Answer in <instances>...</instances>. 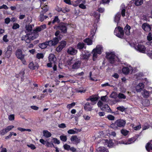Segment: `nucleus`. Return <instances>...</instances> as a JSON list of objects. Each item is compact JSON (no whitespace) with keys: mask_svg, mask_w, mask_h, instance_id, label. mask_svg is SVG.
Here are the masks:
<instances>
[{"mask_svg":"<svg viewBox=\"0 0 152 152\" xmlns=\"http://www.w3.org/2000/svg\"><path fill=\"white\" fill-rule=\"evenodd\" d=\"M31 33H27L26 35L23 36L22 40H24L27 43H29L31 41L37 38L39 36V33L33 31L31 32Z\"/></svg>","mask_w":152,"mask_h":152,"instance_id":"f257e3e1","label":"nucleus"},{"mask_svg":"<svg viewBox=\"0 0 152 152\" xmlns=\"http://www.w3.org/2000/svg\"><path fill=\"white\" fill-rule=\"evenodd\" d=\"M102 47L100 45H97L95 48L93 49L92 53L93 54L92 59L93 61H94L96 60L98 54L100 55L102 54Z\"/></svg>","mask_w":152,"mask_h":152,"instance_id":"f03ea898","label":"nucleus"},{"mask_svg":"<svg viewBox=\"0 0 152 152\" xmlns=\"http://www.w3.org/2000/svg\"><path fill=\"white\" fill-rule=\"evenodd\" d=\"M106 58L108 59L109 62L111 64H113L115 62V55L112 52H106Z\"/></svg>","mask_w":152,"mask_h":152,"instance_id":"7ed1b4c3","label":"nucleus"},{"mask_svg":"<svg viewBox=\"0 0 152 152\" xmlns=\"http://www.w3.org/2000/svg\"><path fill=\"white\" fill-rule=\"evenodd\" d=\"M61 39V37L59 36L58 37H55L50 40L48 41L49 43V46L51 47L55 46L59 42V41Z\"/></svg>","mask_w":152,"mask_h":152,"instance_id":"20e7f679","label":"nucleus"},{"mask_svg":"<svg viewBox=\"0 0 152 152\" xmlns=\"http://www.w3.org/2000/svg\"><path fill=\"white\" fill-rule=\"evenodd\" d=\"M68 24L66 22H60V26L59 30L61 31V33L63 34H65L67 33V26Z\"/></svg>","mask_w":152,"mask_h":152,"instance_id":"39448f33","label":"nucleus"},{"mask_svg":"<svg viewBox=\"0 0 152 152\" xmlns=\"http://www.w3.org/2000/svg\"><path fill=\"white\" fill-rule=\"evenodd\" d=\"M91 55L90 52L87 50H85L84 53H83L81 55V59L86 61H87Z\"/></svg>","mask_w":152,"mask_h":152,"instance_id":"423d86ee","label":"nucleus"},{"mask_svg":"<svg viewBox=\"0 0 152 152\" xmlns=\"http://www.w3.org/2000/svg\"><path fill=\"white\" fill-rule=\"evenodd\" d=\"M59 44L60 45L56 48V50L58 52H60L65 47L66 42L64 40H62L59 42Z\"/></svg>","mask_w":152,"mask_h":152,"instance_id":"0eeeda50","label":"nucleus"},{"mask_svg":"<svg viewBox=\"0 0 152 152\" xmlns=\"http://www.w3.org/2000/svg\"><path fill=\"white\" fill-rule=\"evenodd\" d=\"M15 55L16 57L19 59L22 58L23 57H25V55L23 54L22 50L20 49H18L15 51Z\"/></svg>","mask_w":152,"mask_h":152,"instance_id":"6e6552de","label":"nucleus"},{"mask_svg":"<svg viewBox=\"0 0 152 152\" xmlns=\"http://www.w3.org/2000/svg\"><path fill=\"white\" fill-rule=\"evenodd\" d=\"M118 32L116 33V36L118 37L122 38L124 36V33L123 28L120 26L118 27Z\"/></svg>","mask_w":152,"mask_h":152,"instance_id":"1a4fd4ad","label":"nucleus"},{"mask_svg":"<svg viewBox=\"0 0 152 152\" xmlns=\"http://www.w3.org/2000/svg\"><path fill=\"white\" fill-rule=\"evenodd\" d=\"M142 27L143 29L146 32L149 31L151 30V26L147 23H143L142 25Z\"/></svg>","mask_w":152,"mask_h":152,"instance_id":"9d476101","label":"nucleus"},{"mask_svg":"<svg viewBox=\"0 0 152 152\" xmlns=\"http://www.w3.org/2000/svg\"><path fill=\"white\" fill-rule=\"evenodd\" d=\"M116 122L119 128L124 127L126 124L125 121L123 119H119L116 121Z\"/></svg>","mask_w":152,"mask_h":152,"instance_id":"9b49d317","label":"nucleus"},{"mask_svg":"<svg viewBox=\"0 0 152 152\" xmlns=\"http://www.w3.org/2000/svg\"><path fill=\"white\" fill-rule=\"evenodd\" d=\"M39 65L36 62L34 63L33 62H31L28 65V67L32 70H34L36 68L38 69L39 68Z\"/></svg>","mask_w":152,"mask_h":152,"instance_id":"f8f14e48","label":"nucleus"},{"mask_svg":"<svg viewBox=\"0 0 152 152\" xmlns=\"http://www.w3.org/2000/svg\"><path fill=\"white\" fill-rule=\"evenodd\" d=\"M67 53L69 54L74 55L77 53V50L72 47H70L67 50Z\"/></svg>","mask_w":152,"mask_h":152,"instance_id":"ddd939ff","label":"nucleus"},{"mask_svg":"<svg viewBox=\"0 0 152 152\" xmlns=\"http://www.w3.org/2000/svg\"><path fill=\"white\" fill-rule=\"evenodd\" d=\"M144 88V85L142 83H139L135 87V89L137 92H139L142 90Z\"/></svg>","mask_w":152,"mask_h":152,"instance_id":"4468645a","label":"nucleus"},{"mask_svg":"<svg viewBox=\"0 0 152 152\" xmlns=\"http://www.w3.org/2000/svg\"><path fill=\"white\" fill-rule=\"evenodd\" d=\"M70 140L73 143L77 144L80 141V139H79L76 135H72L71 137Z\"/></svg>","mask_w":152,"mask_h":152,"instance_id":"2eb2a0df","label":"nucleus"},{"mask_svg":"<svg viewBox=\"0 0 152 152\" xmlns=\"http://www.w3.org/2000/svg\"><path fill=\"white\" fill-rule=\"evenodd\" d=\"M81 61L80 60H78L75 62L72 66V68L73 69H77L80 68Z\"/></svg>","mask_w":152,"mask_h":152,"instance_id":"dca6fc26","label":"nucleus"},{"mask_svg":"<svg viewBox=\"0 0 152 152\" xmlns=\"http://www.w3.org/2000/svg\"><path fill=\"white\" fill-rule=\"evenodd\" d=\"M102 111H104L108 113H112L111 110L109 105L107 104H104L103 105L101 108Z\"/></svg>","mask_w":152,"mask_h":152,"instance_id":"f3484780","label":"nucleus"},{"mask_svg":"<svg viewBox=\"0 0 152 152\" xmlns=\"http://www.w3.org/2000/svg\"><path fill=\"white\" fill-rule=\"evenodd\" d=\"M49 61L50 62L53 63L55 64L56 61V56L53 54H50L48 57Z\"/></svg>","mask_w":152,"mask_h":152,"instance_id":"a211bd4d","label":"nucleus"},{"mask_svg":"<svg viewBox=\"0 0 152 152\" xmlns=\"http://www.w3.org/2000/svg\"><path fill=\"white\" fill-rule=\"evenodd\" d=\"M137 50L140 52L144 53L146 50V48L145 46L141 44H139L137 46Z\"/></svg>","mask_w":152,"mask_h":152,"instance_id":"6ab92c4d","label":"nucleus"},{"mask_svg":"<svg viewBox=\"0 0 152 152\" xmlns=\"http://www.w3.org/2000/svg\"><path fill=\"white\" fill-rule=\"evenodd\" d=\"M85 45H86L84 43L79 42L77 44L76 48L77 49L81 51L83 48L86 49V46Z\"/></svg>","mask_w":152,"mask_h":152,"instance_id":"aec40b11","label":"nucleus"},{"mask_svg":"<svg viewBox=\"0 0 152 152\" xmlns=\"http://www.w3.org/2000/svg\"><path fill=\"white\" fill-rule=\"evenodd\" d=\"M34 24H28L26 25L25 26L26 32H31L32 30L33 27H34Z\"/></svg>","mask_w":152,"mask_h":152,"instance_id":"412c9836","label":"nucleus"},{"mask_svg":"<svg viewBox=\"0 0 152 152\" xmlns=\"http://www.w3.org/2000/svg\"><path fill=\"white\" fill-rule=\"evenodd\" d=\"M105 145H107L108 147H111L113 145V142H112V140H105Z\"/></svg>","mask_w":152,"mask_h":152,"instance_id":"4be33fe9","label":"nucleus"},{"mask_svg":"<svg viewBox=\"0 0 152 152\" xmlns=\"http://www.w3.org/2000/svg\"><path fill=\"white\" fill-rule=\"evenodd\" d=\"M48 46H49V43L48 41H46L42 43H40L39 45V47L42 49H45Z\"/></svg>","mask_w":152,"mask_h":152,"instance_id":"5701e85b","label":"nucleus"},{"mask_svg":"<svg viewBox=\"0 0 152 152\" xmlns=\"http://www.w3.org/2000/svg\"><path fill=\"white\" fill-rule=\"evenodd\" d=\"M84 109L87 111H89L91 110L92 107L89 102H87L85 104Z\"/></svg>","mask_w":152,"mask_h":152,"instance_id":"b1692460","label":"nucleus"},{"mask_svg":"<svg viewBox=\"0 0 152 152\" xmlns=\"http://www.w3.org/2000/svg\"><path fill=\"white\" fill-rule=\"evenodd\" d=\"M94 16L96 18L95 20V22L97 23H98L99 20L100 14L99 12H94Z\"/></svg>","mask_w":152,"mask_h":152,"instance_id":"393cba45","label":"nucleus"},{"mask_svg":"<svg viewBox=\"0 0 152 152\" xmlns=\"http://www.w3.org/2000/svg\"><path fill=\"white\" fill-rule=\"evenodd\" d=\"M130 29L131 27L127 24L124 28V31L126 35H129L130 34Z\"/></svg>","mask_w":152,"mask_h":152,"instance_id":"a878e982","label":"nucleus"},{"mask_svg":"<svg viewBox=\"0 0 152 152\" xmlns=\"http://www.w3.org/2000/svg\"><path fill=\"white\" fill-rule=\"evenodd\" d=\"M142 95L144 98H147L149 96V92L145 89H144L142 92Z\"/></svg>","mask_w":152,"mask_h":152,"instance_id":"bb28decb","label":"nucleus"},{"mask_svg":"<svg viewBox=\"0 0 152 152\" xmlns=\"http://www.w3.org/2000/svg\"><path fill=\"white\" fill-rule=\"evenodd\" d=\"M145 148L147 151L148 152L152 150V142H148L145 146Z\"/></svg>","mask_w":152,"mask_h":152,"instance_id":"cd10ccee","label":"nucleus"},{"mask_svg":"<svg viewBox=\"0 0 152 152\" xmlns=\"http://www.w3.org/2000/svg\"><path fill=\"white\" fill-rule=\"evenodd\" d=\"M110 128H112L115 130L119 129V127L118 126V124L116 122V121L114 123H112L110 126Z\"/></svg>","mask_w":152,"mask_h":152,"instance_id":"c85d7f7f","label":"nucleus"},{"mask_svg":"<svg viewBox=\"0 0 152 152\" xmlns=\"http://www.w3.org/2000/svg\"><path fill=\"white\" fill-rule=\"evenodd\" d=\"M44 13L41 12L39 16V21L41 22H42L45 19L48 18V16L46 15H44Z\"/></svg>","mask_w":152,"mask_h":152,"instance_id":"c756f323","label":"nucleus"},{"mask_svg":"<svg viewBox=\"0 0 152 152\" xmlns=\"http://www.w3.org/2000/svg\"><path fill=\"white\" fill-rule=\"evenodd\" d=\"M96 152H109L108 150L104 147H99L96 150Z\"/></svg>","mask_w":152,"mask_h":152,"instance_id":"7c9ffc66","label":"nucleus"},{"mask_svg":"<svg viewBox=\"0 0 152 152\" xmlns=\"http://www.w3.org/2000/svg\"><path fill=\"white\" fill-rule=\"evenodd\" d=\"M143 0H132L133 2L136 6H139L142 5L143 3Z\"/></svg>","mask_w":152,"mask_h":152,"instance_id":"2f4dec72","label":"nucleus"},{"mask_svg":"<svg viewBox=\"0 0 152 152\" xmlns=\"http://www.w3.org/2000/svg\"><path fill=\"white\" fill-rule=\"evenodd\" d=\"M129 69L127 67H124L122 69V72L125 75L128 74L129 72Z\"/></svg>","mask_w":152,"mask_h":152,"instance_id":"473e14b6","label":"nucleus"},{"mask_svg":"<svg viewBox=\"0 0 152 152\" xmlns=\"http://www.w3.org/2000/svg\"><path fill=\"white\" fill-rule=\"evenodd\" d=\"M121 17L120 13L119 12L117 13L115 17V21L116 23H118L120 20Z\"/></svg>","mask_w":152,"mask_h":152,"instance_id":"72a5a7b5","label":"nucleus"},{"mask_svg":"<svg viewBox=\"0 0 152 152\" xmlns=\"http://www.w3.org/2000/svg\"><path fill=\"white\" fill-rule=\"evenodd\" d=\"M83 42L88 45L92 44V40L89 38H86L83 40Z\"/></svg>","mask_w":152,"mask_h":152,"instance_id":"f704fd0d","label":"nucleus"},{"mask_svg":"<svg viewBox=\"0 0 152 152\" xmlns=\"http://www.w3.org/2000/svg\"><path fill=\"white\" fill-rule=\"evenodd\" d=\"M44 136L47 138L50 137L52 135L51 133L47 130H44L43 131Z\"/></svg>","mask_w":152,"mask_h":152,"instance_id":"c9c22d12","label":"nucleus"},{"mask_svg":"<svg viewBox=\"0 0 152 152\" xmlns=\"http://www.w3.org/2000/svg\"><path fill=\"white\" fill-rule=\"evenodd\" d=\"M41 8L43 10L41 12L44 13H45L46 12L48 11L49 7L47 5L45 4Z\"/></svg>","mask_w":152,"mask_h":152,"instance_id":"e433bc0d","label":"nucleus"},{"mask_svg":"<svg viewBox=\"0 0 152 152\" xmlns=\"http://www.w3.org/2000/svg\"><path fill=\"white\" fill-rule=\"evenodd\" d=\"M110 97L111 98L116 99L118 97L117 93L115 91H113L110 94Z\"/></svg>","mask_w":152,"mask_h":152,"instance_id":"4c0bfd02","label":"nucleus"},{"mask_svg":"<svg viewBox=\"0 0 152 152\" xmlns=\"http://www.w3.org/2000/svg\"><path fill=\"white\" fill-rule=\"evenodd\" d=\"M122 6L121 15L123 17H124L125 16V7L124 5Z\"/></svg>","mask_w":152,"mask_h":152,"instance_id":"58836bf2","label":"nucleus"},{"mask_svg":"<svg viewBox=\"0 0 152 152\" xmlns=\"http://www.w3.org/2000/svg\"><path fill=\"white\" fill-rule=\"evenodd\" d=\"M60 139L61 141L65 142L67 140V137L66 135H61L60 136Z\"/></svg>","mask_w":152,"mask_h":152,"instance_id":"ea45409f","label":"nucleus"},{"mask_svg":"<svg viewBox=\"0 0 152 152\" xmlns=\"http://www.w3.org/2000/svg\"><path fill=\"white\" fill-rule=\"evenodd\" d=\"M44 54L42 53H37L36 56V57L38 59H42L44 57Z\"/></svg>","mask_w":152,"mask_h":152,"instance_id":"a19ab883","label":"nucleus"},{"mask_svg":"<svg viewBox=\"0 0 152 152\" xmlns=\"http://www.w3.org/2000/svg\"><path fill=\"white\" fill-rule=\"evenodd\" d=\"M56 22L59 23H60V20L59 19L58 16H55V18L52 21V24H53Z\"/></svg>","mask_w":152,"mask_h":152,"instance_id":"79ce46f5","label":"nucleus"},{"mask_svg":"<svg viewBox=\"0 0 152 152\" xmlns=\"http://www.w3.org/2000/svg\"><path fill=\"white\" fill-rule=\"evenodd\" d=\"M118 97L119 99H126V96L125 95L121 93H119L118 94Z\"/></svg>","mask_w":152,"mask_h":152,"instance_id":"37998d69","label":"nucleus"},{"mask_svg":"<svg viewBox=\"0 0 152 152\" xmlns=\"http://www.w3.org/2000/svg\"><path fill=\"white\" fill-rule=\"evenodd\" d=\"M17 129L18 130L22 132L25 131H27L29 132H31V130L30 129H26L20 127L18 128Z\"/></svg>","mask_w":152,"mask_h":152,"instance_id":"c03bdc74","label":"nucleus"},{"mask_svg":"<svg viewBox=\"0 0 152 152\" xmlns=\"http://www.w3.org/2000/svg\"><path fill=\"white\" fill-rule=\"evenodd\" d=\"M63 148L65 150L67 151H69L71 147L70 145L66 143L64 145Z\"/></svg>","mask_w":152,"mask_h":152,"instance_id":"a18cd8bd","label":"nucleus"},{"mask_svg":"<svg viewBox=\"0 0 152 152\" xmlns=\"http://www.w3.org/2000/svg\"><path fill=\"white\" fill-rule=\"evenodd\" d=\"M12 53V52L11 51H9L7 50L5 52V55L7 58H9L11 56Z\"/></svg>","mask_w":152,"mask_h":152,"instance_id":"49530a36","label":"nucleus"},{"mask_svg":"<svg viewBox=\"0 0 152 152\" xmlns=\"http://www.w3.org/2000/svg\"><path fill=\"white\" fill-rule=\"evenodd\" d=\"M94 95H92L91 96H90L91 98V101L93 102L97 101L98 99V98L97 97H94Z\"/></svg>","mask_w":152,"mask_h":152,"instance_id":"de8ad7c7","label":"nucleus"},{"mask_svg":"<svg viewBox=\"0 0 152 152\" xmlns=\"http://www.w3.org/2000/svg\"><path fill=\"white\" fill-rule=\"evenodd\" d=\"M45 146L47 147H55V146L53 143L48 142H46Z\"/></svg>","mask_w":152,"mask_h":152,"instance_id":"09e8293b","label":"nucleus"},{"mask_svg":"<svg viewBox=\"0 0 152 152\" xmlns=\"http://www.w3.org/2000/svg\"><path fill=\"white\" fill-rule=\"evenodd\" d=\"M67 132L69 134H75L77 133V132L73 129H70L68 130Z\"/></svg>","mask_w":152,"mask_h":152,"instance_id":"8fccbe9b","label":"nucleus"},{"mask_svg":"<svg viewBox=\"0 0 152 152\" xmlns=\"http://www.w3.org/2000/svg\"><path fill=\"white\" fill-rule=\"evenodd\" d=\"M106 118L109 120L111 121L114 120L115 118V117L111 115H108Z\"/></svg>","mask_w":152,"mask_h":152,"instance_id":"3c124183","label":"nucleus"},{"mask_svg":"<svg viewBox=\"0 0 152 152\" xmlns=\"http://www.w3.org/2000/svg\"><path fill=\"white\" fill-rule=\"evenodd\" d=\"M20 27V25L18 23H14L12 26V28L14 29H16L19 28Z\"/></svg>","mask_w":152,"mask_h":152,"instance_id":"603ef678","label":"nucleus"},{"mask_svg":"<svg viewBox=\"0 0 152 152\" xmlns=\"http://www.w3.org/2000/svg\"><path fill=\"white\" fill-rule=\"evenodd\" d=\"M96 29L97 28H96L95 27H94V28L91 29V34L92 35V37H93L95 35Z\"/></svg>","mask_w":152,"mask_h":152,"instance_id":"864d4df0","label":"nucleus"},{"mask_svg":"<svg viewBox=\"0 0 152 152\" xmlns=\"http://www.w3.org/2000/svg\"><path fill=\"white\" fill-rule=\"evenodd\" d=\"M14 126L13 125H10L7 126L5 129L7 132L10 131L12 129L14 128Z\"/></svg>","mask_w":152,"mask_h":152,"instance_id":"5fc2aeb1","label":"nucleus"},{"mask_svg":"<svg viewBox=\"0 0 152 152\" xmlns=\"http://www.w3.org/2000/svg\"><path fill=\"white\" fill-rule=\"evenodd\" d=\"M121 133L124 136H126L128 134V131L126 130L122 129L121 130Z\"/></svg>","mask_w":152,"mask_h":152,"instance_id":"6e6d98bb","label":"nucleus"},{"mask_svg":"<svg viewBox=\"0 0 152 152\" xmlns=\"http://www.w3.org/2000/svg\"><path fill=\"white\" fill-rule=\"evenodd\" d=\"M136 140V139L134 137H132L129 139L128 141V144H130L132 142H134Z\"/></svg>","mask_w":152,"mask_h":152,"instance_id":"4d7b16f0","label":"nucleus"},{"mask_svg":"<svg viewBox=\"0 0 152 152\" xmlns=\"http://www.w3.org/2000/svg\"><path fill=\"white\" fill-rule=\"evenodd\" d=\"M117 109L122 112H124L125 109V107L123 106L118 107H117Z\"/></svg>","mask_w":152,"mask_h":152,"instance_id":"13d9d810","label":"nucleus"},{"mask_svg":"<svg viewBox=\"0 0 152 152\" xmlns=\"http://www.w3.org/2000/svg\"><path fill=\"white\" fill-rule=\"evenodd\" d=\"M72 58H69L66 61V63L69 66L71 65L72 63Z\"/></svg>","mask_w":152,"mask_h":152,"instance_id":"bf43d9fd","label":"nucleus"},{"mask_svg":"<svg viewBox=\"0 0 152 152\" xmlns=\"http://www.w3.org/2000/svg\"><path fill=\"white\" fill-rule=\"evenodd\" d=\"M75 105V103L74 102H72L71 104H68L67 106L68 108L70 109L74 106Z\"/></svg>","mask_w":152,"mask_h":152,"instance_id":"052dcab7","label":"nucleus"},{"mask_svg":"<svg viewBox=\"0 0 152 152\" xmlns=\"http://www.w3.org/2000/svg\"><path fill=\"white\" fill-rule=\"evenodd\" d=\"M24 57H22V58L19 59L20 60L23 64L25 65H27L26 61Z\"/></svg>","mask_w":152,"mask_h":152,"instance_id":"680f3d73","label":"nucleus"},{"mask_svg":"<svg viewBox=\"0 0 152 152\" xmlns=\"http://www.w3.org/2000/svg\"><path fill=\"white\" fill-rule=\"evenodd\" d=\"M7 133V132L5 129L1 130L0 131V134L1 135H4Z\"/></svg>","mask_w":152,"mask_h":152,"instance_id":"e2e57ef3","label":"nucleus"},{"mask_svg":"<svg viewBox=\"0 0 152 152\" xmlns=\"http://www.w3.org/2000/svg\"><path fill=\"white\" fill-rule=\"evenodd\" d=\"M97 104L98 107H100L101 109L103 105H104L103 104V103L102 101L100 100L98 102Z\"/></svg>","mask_w":152,"mask_h":152,"instance_id":"0e129e2a","label":"nucleus"},{"mask_svg":"<svg viewBox=\"0 0 152 152\" xmlns=\"http://www.w3.org/2000/svg\"><path fill=\"white\" fill-rule=\"evenodd\" d=\"M61 33V31L59 30H57L56 32L55 33V35L56 37H58L59 36H61V35L60 34Z\"/></svg>","mask_w":152,"mask_h":152,"instance_id":"69168bd1","label":"nucleus"},{"mask_svg":"<svg viewBox=\"0 0 152 152\" xmlns=\"http://www.w3.org/2000/svg\"><path fill=\"white\" fill-rule=\"evenodd\" d=\"M53 142L55 144H59L60 143V141L58 140L56 138H53Z\"/></svg>","mask_w":152,"mask_h":152,"instance_id":"338daca9","label":"nucleus"},{"mask_svg":"<svg viewBox=\"0 0 152 152\" xmlns=\"http://www.w3.org/2000/svg\"><path fill=\"white\" fill-rule=\"evenodd\" d=\"M41 29L40 28L39 26H37L35 29L33 30V31H34L35 32H37L41 31Z\"/></svg>","mask_w":152,"mask_h":152,"instance_id":"774afa93","label":"nucleus"}]
</instances>
